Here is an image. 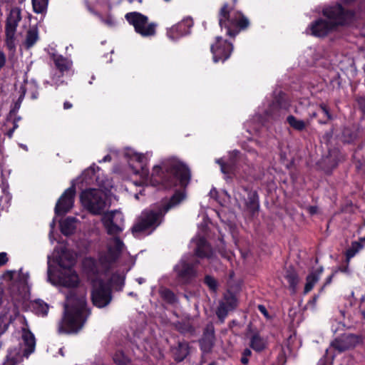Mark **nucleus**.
<instances>
[{
    "label": "nucleus",
    "instance_id": "1",
    "mask_svg": "<svg viewBox=\"0 0 365 365\" xmlns=\"http://www.w3.org/2000/svg\"><path fill=\"white\" fill-rule=\"evenodd\" d=\"M136 173L140 174L145 182L150 180L153 186L162 184L165 188H170L178 184L185 187L190 180V172L188 168L177 160H169L162 167L154 166L150 177H149L148 170L143 167L141 171H137Z\"/></svg>",
    "mask_w": 365,
    "mask_h": 365
},
{
    "label": "nucleus",
    "instance_id": "2",
    "mask_svg": "<svg viewBox=\"0 0 365 365\" xmlns=\"http://www.w3.org/2000/svg\"><path fill=\"white\" fill-rule=\"evenodd\" d=\"M101 222L107 233L114 236L108 241L107 250L99 255V262L103 269L107 270L118 260L124 246L122 240L115 237L124 229V217L121 212L113 210L103 212Z\"/></svg>",
    "mask_w": 365,
    "mask_h": 365
},
{
    "label": "nucleus",
    "instance_id": "3",
    "mask_svg": "<svg viewBox=\"0 0 365 365\" xmlns=\"http://www.w3.org/2000/svg\"><path fill=\"white\" fill-rule=\"evenodd\" d=\"M86 292L72 290L66 297L63 318L59 323L60 333H74L81 329L90 312L86 307Z\"/></svg>",
    "mask_w": 365,
    "mask_h": 365
},
{
    "label": "nucleus",
    "instance_id": "4",
    "mask_svg": "<svg viewBox=\"0 0 365 365\" xmlns=\"http://www.w3.org/2000/svg\"><path fill=\"white\" fill-rule=\"evenodd\" d=\"M185 197L183 193L175 192L167 203L154 205L143 210L132 228L133 234L147 232L150 234L162 222L165 213L172 207L178 205Z\"/></svg>",
    "mask_w": 365,
    "mask_h": 365
},
{
    "label": "nucleus",
    "instance_id": "5",
    "mask_svg": "<svg viewBox=\"0 0 365 365\" xmlns=\"http://www.w3.org/2000/svg\"><path fill=\"white\" fill-rule=\"evenodd\" d=\"M323 14L327 20L320 19L310 26L312 34L315 36H325L336 26L347 24L354 16L352 11L343 8L341 4L325 8Z\"/></svg>",
    "mask_w": 365,
    "mask_h": 365
},
{
    "label": "nucleus",
    "instance_id": "6",
    "mask_svg": "<svg viewBox=\"0 0 365 365\" xmlns=\"http://www.w3.org/2000/svg\"><path fill=\"white\" fill-rule=\"evenodd\" d=\"M57 262L61 268L58 279V284L66 287H76L79 283V278L73 269L76 262L73 254L66 247L61 248Z\"/></svg>",
    "mask_w": 365,
    "mask_h": 365
},
{
    "label": "nucleus",
    "instance_id": "7",
    "mask_svg": "<svg viewBox=\"0 0 365 365\" xmlns=\"http://www.w3.org/2000/svg\"><path fill=\"white\" fill-rule=\"evenodd\" d=\"M21 337L23 344H19L8 351L6 358L9 365H16L21 363L24 358H28L35 350V337L29 330L23 329Z\"/></svg>",
    "mask_w": 365,
    "mask_h": 365
},
{
    "label": "nucleus",
    "instance_id": "8",
    "mask_svg": "<svg viewBox=\"0 0 365 365\" xmlns=\"http://www.w3.org/2000/svg\"><path fill=\"white\" fill-rule=\"evenodd\" d=\"M83 206L95 215H101L108 207L106 194L100 190L88 189L81 194Z\"/></svg>",
    "mask_w": 365,
    "mask_h": 365
},
{
    "label": "nucleus",
    "instance_id": "9",
    "mask_svg": "<svg viewBox=\"0 0 365 365\" xmlns=\"http://www.w3.org/2000/svg\"><path fill=\"white\" fill-rule=\"evenodd\" d=\"M234 197L240 208L243 207L251 215L258 212L259 197L255 191L245 187H240L235 190Z\"/></svg>",
    "mask_w": 365,
    "mask_h": 365
},
{
    "label": "nucleus",
    "instance_id": "10",
    "mask_svg": "<svg viewBox=\"0 0 365 365\" xmlns=\"http://www.w3.org/2000/svg\"><path fill=\"white\" fill-rule=\"evenodd\" d=\"M125 19L133 25L135 31L142 36L148 37L155 34L157 24L149 22L148 18L138 12H130L125 14Z\"/></svg>",
    "mask_w": 365,
    "mask_h": 365
},
{
    "label": "nucleus",
    "instance_id": "11",
    "mask_svg": "<svg viewBox=\"0 0 365 365\" xmlns=\"http://www.w3.org/2000/svg\"><path fill=\"white\" fill-rule=\"evenodd\" d=\"M91 299L94 306L103 308L108 306L112 300L110 287L102 280L93 282Z\"/></svg>",
    "mask_w": 365,
    "mask_h": 365
},
{
    "label": "nucleus",
    "instance_id": "12",
    "mask_svg": "<svg viewBox=\"0 0 365 365\" xmlns=\"http://www.w3.org/2000/svg\"><path fill=\"white\" fill-rule=\"evenodd\" d=\"M198 263V260L191 262L187 256H183L174 269L178 281L180 283L186 284L195 277L197 272L195 266Z\"/></svg>",
    "mask_w": 365,
    "mask_h": 365
},
{
    "label": "nucleus",
    "instance_id": "13",
    "mask_svg": "<svg viewBox=\"0 0 365 365\" xmlns=\"http://www.w3.org/2000/svg\"><path fill=\"white\" fill-rule=\"evenodd\" d=\"M361 341V338L359 335L354 334H344L335 338L330 343L329 350H334L338 354H341L347 350L354 348ZM329 349H327V352Z\"/></svg>",
    "mask_w": 365,
    "mask_h": 365
},
{
    "label": "nucleus",
    "instance_id": "14",
    "mask_svg": "<svg viewBox=\"0 0 365 365\" xmlns=\"http://www.w3.org/2000/svg\"><path fill=\"white\" fill-rule=\"evenodd\" d=\"M21 19V9L17 7L11 9L6 24V41L9 49H13L15 47L14 40L16 27Z\"/></svg>",
    "mask_w": 365,
    "mask_h": 365
},
{
    "label": "nucleus",
    "instance_id": "15",
    "mask_svg": "<svg viewBox=\"0 0 365 365\" xmlns=\"http://www.w3.org/2000/svg\"><path fill=\"white\" fill-rule=\"evenodd\" d=\"M210 50L215 63L220 61L224 62L230 56L233 51V46L226 40H223L222 37L217 36L216 42L211 45Z\"/></svg>",
    "mask_w": 365,
    "mask_h": 365
},
{
    "label": "nucleus",
    "instance_id": "16",
    "mask_svg": "<svg viewBox=\"0 0 365 365\" xmlns=\"http://www.w3.org/2000/svg\"><path fill=\"white\" fill-rule=\"evenodd\" d=\"M75 193L76 190L73 186L65 190L58 200L55 207V212L57 215H64L72 208L74 202Z\"/></svg>",
    "mask_w": 365,
    "mask_h": 365
},
{
    "label": "nucleus",
    "instance_id": "17",
    "mask_svg": "<svg viewBox=\"0 0 365 365\" xmlns=\"http://www.w3.org/2000/svg\"><path fill=\"white\" fill-rule=\"evenodd\" d=\"M191 246L193 247L194 254L197 257L212 260V250L205 238L202 237L194 238L191 242Z\"/></svg>",
    "mask_w": 365,
    "mask_h": 365
},
{
    "label": "nucleus",
    "instance_id": "18",
    "mask_svg": "<svg viewBox=\"0 0 365 365\" xmlns=\"http://www.w3.org/2000/svg\"><path fill=\"white\" fill-rule=\"evenodd\" d=\"M192 20L190 18L183 19L182 21L172 26L167 32L168 36L171 40H176L190 33V29L192 26Z\"/></svg>",
    "mask_w": 365,
    "mask_h": 365
},
{
    "label": "nucleus",
    "instance_id": "19",
    "mask_svg": "<svg viewBox=\"0 0 365 365\" xmlns=\"http://www.w3.org/2000/svg\"><path fill=\"white\" fill-rule=\"evenodd\" d=\"M234 24V16H231L230 14L229 5L224 4L219 12V24L221 28L225 27L227 29V34L230 36H235L237 31H233L231 26Z\"/></svg>",
    "mask_w": 365,
    "mask_h": 365
},
{
    "label": "nucleus",
    "instance_id": "20",
    "mask_svg": "<svg viewBox=\"0 0 365 365\" xmlns=\"http://www.w3.org/2000/svg\"><path fill=\"white\" fill-rule=\"evenodd\" d=\"M239 153L237 150H233L230 153V160L227 163H224L222 159L216 160V163L220 165L222 173L226 175L225 178L227 180L231 178L229 175L232 173L234 170L235 164V159L237 158Z\"/></svg>",
    "mask_w": 365,
    "mask_h": 365
},
{
    "label": "nucleus",
    "instance_id": "21",
    "mask_svg": "<svg viewBox=\"0 0 365 365\" xmlns=\"http://www.w3.org/2000/svg\"><path fill=\"white\" fill-rule=\"evenodd\" d=\"M238 305V300L236 297V296L230 292H227L225 293L222 297V299L219 302V312L220 314L222 317L223 314L222 312H223L222 310H224L223 306H227V308L230 309L235 310Z\"/></svg>",
    "mask_w": 365,
    "mask_h": 365
},
{
    "label": "nucleus",
    "instance_id": "22",
    "mask_svg": "<svg viewBox=\"0 0 365 365\" xmlns=\"http://www.w3.org/2000/svg\"><path fill=\"white\" fill-rule=\"evenodd\" d=\"M53 59L56 68L61 73V76L69 74L71 73L72 68L71 61L62 56L56 55L53 56Z\"/></svg>",
    "mask_w": 365,
    "mask_h": 365
},
{
    "label": "nucleus",
    "instance_id": "23",
    "mask_svg": "<svg viewBox=\"0 0 365 365\" xmlns=\"http://www.w3.org/2000/svg\"><path fill=\"white\" fill-rule=\"evenodd\" d=\"M174 359L177 361H182L189 354V345L186 341H180L178 346L173 349Z\"/></svg>",
    "mask_w": 365,
    "mask_h": 365
},
{
    "label": "nucleus",
    "instance_id": "24",
    "mask_svg": "<svg viewBox=\"0 0 365 365\" xmlns=\"http://www.w3.org/2000/svg\"><path fill=\"white\" fill-rule=\"evenodd\" d=\"M267 346L266 338L260 336L258 333L254 334L250 339V346L257 352L265 349Z\"/></svg>",
    "mask_w": 365,
    "mask_h": 365
},
{
    "label": "nucleus",
    "instance_id": "25",
    "mask_svg": "<svg viewBox=\"0 0 365 365\" xmlns=\"http://www.w3.org/2000/svg\"><path fill=\"white\" fill-rule=\"evenodd\" d=\"M322 268H319L314 272L310 273L307 277V282L304 287V294L309 292L314 287V284L319 281L320 275L322 272Z\"/></svg>",
    "mask_w": 365,
    "mask_h": 365
},
{
    "label": "nucleus",
    "instance_id": "26",
    "mask_svg": "<svg viewBox=\"0 0 365 365\" xmlns=\"http://www.w3.org/2000/svg\"><path fill=\"white\" fill-rule=\"evenodd\" d=\"M38 39V31L36 26H31L26 31L24 45L26 48L32 47Z\"/></svg>",
    "mask_w": 365,
    "mask_h": 365
},
{
    "label": "nucleus",
    "instance_id": "27",
    "mask_svg": "<svg viewBox=\"0 0 365 365\" xmlns=\"http://www.w3.org/2000/svg\"><path fill=\"white\" fill-rule=\"evenodd\" d=\"M76 220L74 217H67L61 222V231L64 235H71L76 229Z\"/></svg>",
    "mask_w": 365,
    "mask_h": 365
},
{
    "label": "nucleus",
    "instance_id": "28",
    "mask_svg": "<svg viewBox=\"0 0 365 365\" xmlns=\"http://www.w3.org/2000/svg\"><path fill=\"white\" fill-rule=\"evenodd\" d=\"M214 341V331L212 327H210V330L209 328L206 329V331L204 334V336L200 341L202 348L205 350H209L213 345Z\"/></svg>",
    "mask_w": 365,
    "mask_h": 365
},
{
    "label": "nucleus",
    "instance_id": "29",
    "mask_svg": "<svg viewBox=\"0 0 365 365\" xmlns=\"http://www.w3.org/2000/svg\"><path fill=\"white\" fill-rule=\"evenodd\" d=\"M250 25L249 19L245 16L242 13L237 12L234 15L233 26H237L241 29L247 28Z\"/></svg>",
    "mask_w": 365,
    "mask_h": 365
},
{
    "label": "nucleus",
    "instance_id": "30",
    "mask_svg": "<svg viewBox=\"0 0 365 365\" xmlns=\"http://www.w3.org/2000/svg\"><path fill=\"white\" fill-rule=\"evenodd\" d=\"M285 278L289 284V287L292 289L293 292H295L297 284H298L299 279L296 272L290 268L286 271Z\"/></svg>",
    "mask_w": 365,
    "mask_h": 365
},
{
    "label": "nucleus",
    "instance_id": "31",
    "mask_svg": "<svg viewBox=\"0 0 365 365\" xmlns=\"http://www.w3.org/2000/svg\"><path fill=\"white\" fill-rule=\"evenodd\" d=\"M287 120L289 125L297 130H302L307 125L304 120H299L293 115H289Z\"/></svg>",
    "mask_w": 365,
    "mask_h": 365
},
{
    "label": "nucleus",
    "instance_id": "32",
    "mask_svg": "<svg viewBox=\"0 0 365 365\" xmlns=\"http://www.w3.org/2000/svg\"><path fill=\"white\" fill-rule=\"evenodd\" d=\"M34 309L38 314L46 316L48 311V305L41 299L36 300L33 304Z\"/></svg>",
    "mask_w": 365,
    "mask_h": 365
},
{
    "label": "nucleus",
    "instance_id": "33",
    "mask_svg": "<svg viewBox=\"0 0 365 365\" xmlns=\"http://www.w3.org/2000/svg\"><path fill=\"white\" fill-rule=\"evenodd\" d=\"M34 11L37 14H43L47 8L48 0H32Z\"/></svg>",
    "mask_w": 365,
    "mask_h": 365
},
{
    "label": "nucleus",
    "instance_id": "34",
    "mask_svg": "<svg viewBox=\"0 0 365 365\" xmlns=\"http://www.w3.org/2000/svg\"><path fill=\"white\" fill-rule=\"evenodd\" d=\"M125 277L120 274H113L110 277V284L116 289H120L124 285Z\"/></svg>",
    "mask_w": 365,
    "mask_h": 365
},
{
    "label": "nucleus",
    "instance_id": "35",
    "mask_svg": "<svg viewBox=\"0 0 365 365\" xmlns=\"http://www.w3.org/2000/svg\"><path fill=\"white\" fill-rule=\"evenodd\" d=\"M19 314V309L17 307L15 304H14L11 308H9V311L4 314V317L5 318L6 320H8L9 322H11L16 319Z\"/></svg>",
    "mask_w": 365,
    "mask_h": 365
},
{
    "label": "nucleus",
    "instance_id": "36",
    "mask_svg": "<svg viewBox=\"0 0 365 365\" xmlns=\"http://www.w3.org/2000/svg\"><path fill=\"white\" fill-rule=\"evenodd\" d=\"M113 361L118 365H126L129 361L128 357L120 351L115 352L113 356Z\"/></svg>",
    "mask_w": 365,
    "mask_h": 365
},
{
    "label": "nucleus",
    "instance_id": "37",
    "mask_svg": "<svg viewBox=\"0 0 365 365\" xmlns=\"http://www.w3.org/2000/svg\"><path fill=\"white\" fill-rule=\"evenodd\" d=\"M160 296L169 303H175L176 302L175 295L173 292L168 289L160 290Z\"/></svg>",
    "mask_w": 365,
    "mask_h": 365
},
{
    "label": "nucleus",
    "instance_id": "38",
    "mask_svg": "<svg viewBox=\"0 0 365 365\" xmlns=\"http://www.w3.org/2000/svg\"><path fill=\"white\" fill-rule=\"evenodd\" d=\"M355 245L359 246L360 248L361 247V246H360L358 243L355 242L354 244H353V245L351 248H349L346 250V263H349L350 259L352 257H354L359 251V249L355 247Z\"/></svg>",
    "mask_w": 365,
    "mask_h": 365
},
{
    "label": "nucleus",
    "instance_id": "39",
    "mask_svg": "<svg viewBox=\"0 0 365 365\" xmlns=\"http://www.w3.org/2000/svg\"><path fill=\"white\" fill-rule=\"evenodd\" d=\"M223 307H224V310H222L223 312H222V314H223L222 317L220 314L219 306L217 307V308L216 309V312H215L216 315H217L218 319L220 321L221 323H223L225 322V319L227 317V316L228 315V313L230 312L233 311L232 309H230L229 308H227V306H223Z\"/></svg>",
    "mask_w": 365,
    "mask_h": 365
},
{
    "label": "nucleus",
    "instance_id": "40",
    "mask_svg": "<svg viewBox=\"0 0 365 365\" xmlns=\"http://www.w3.org/2000/svg\"><path fill=\"white\" fill-rule=\"evenodd\" d=\"M205 283L207 285V287L212 291H215L217 289V282L216 280L207 275L205 277Z\"/></svg>",
    "mask_w": 365,
    "mask_h": 365
},
{
    "label": "nucleus",
    "instance_id": "41",
    "mask_svg": "<svg viewBox=\"0 0 365 365\" xmlns=\"http://www.w3.org/2000/svg\"><path fill=\"white\" fill-rule=\"evenodd\" d=\"M132 158L139 163H143L145 159V156L143 154L137 153H133V154L132 155Z\"/></svg>",
    "mask_w": 365,
    "mask_h": 365
},
{
    "label": "nucleus",
    "instance_id": "42",
    "mask_svg": "<svg viewBox=\"0 0 365 365\" xmlns=\"http://www.w3.org/2000/svg\"><path fill=\"white\" fill-rule=\"evenodd\" d=\"M257 308L259 309V311L267 318V319H269V313L266 309V307L262 305V304H259L257 306Z\"/></svg>",
    "mask_w": 365,
    "mask_h": 365
},
{
    "label": "nucleus",
    "instance_id": "43",
    "mask_svg": "<svg viewBox=\"0 0 365 365\" xmlns=\"http://www.w3.org/2000/svg\"><path fill=\"white\" fill-rule=\"evenodd\" d=\"M8 261L7 254L6 252H0V267L5 264Z\"/></svg>",
    "mask_w": 365,
    "mask_h": 365
},
{
    "label": "nucleus",
    "instance_id": "44",
    "mask_svg": "<svg viewBox=\"0 0 365 365\" xmlns=\"http://www.w3.org/2000/svg\"><path fill=\"white\" fill-rule=\"evenodd\" d=\"M357 101L360 108L365 111V96L359 97Z\"/></svg>",
    "mask_w": 365,
    "mask_h": 365
},
{
    "label": "nucleus",
    "instance_id": "45",
    "mask_svg": "<svg viewBox=\"0 0 365 365\" xmlns=\"http://www.w3.org/2000/svg\"><path fill=\"white\" fill-rule=\"evenodd\" d=\"M336 273H337V270L334 271L333 273L327 278L324 284L322 287V289H323L324 287H326L327 285L329 284L331 282L332 278L334 277Z\"/></svg>",
    "mask_w": 365,
    "mask_h": 365
},
{
    "label": "nucleus",
    "instance_id": "46",
    "mask_svg": "<svg viewBox=\"0 0 365 365\" xmlns=\"http://www.w3.org/2000/svg\"><path fill=\"white\" fill-rule=\"evenodd\" d=\"M102 22H103L105 24L112 26L114 25V20L111 17H108L107 19L101 18Z\"/></svg>",
    "mask_w": 365,
    "mask_h": 365
},
{
    "label": "nucleus",
    "instance_id": "47",
    "mask_svg": "<svg viewBox=\"0 0 365 365\" xmlns=\"http://www.w3.org/2000/svg\"><path fill=\"white\" fill-rule=\"evenodd\" d=\"M319 110H320L322 113H324V114L327 116V118L328 119H330V118H331V115H330V114H329V112L328 109L327 108V107H326L325 106H322V105H321V106H320V108H319Z\"/></svg>",
    "mask_w": 365,
    "mask_h": 365
},
{
    "label": "nucleus",
    "instance_id": "48",
    "mask_svg": "<svg viewBox=\"0 0 365 365\" xmlns=\"http://www.w3.org/2000/svg\"><path fill=\"white\" fill-rule=\"evenodd\" d=\"M336 270H337V272L340 271L344 273L349 274L350 271H349V263H346V264L345 266L339 267L338 268V269H336Z\"/></svg>",
    "mask_w": 365,
    "mask_h": 365
},
{
    "label": "nucleus",
    "instance_id": "49",
    "mask_svg": "<svg viewBox=\"0 0 365 365\" xmlns=\"http://www.w3.org/2000/svg\"><path fill=\"white\" fill-rule=\"evenodd\" d=\"M6 56L4 53L0 52V70L5 66Z\"/></svg>",
    "mask_w": 365,
    "mask_h": 365
},
{
    "label": "nucleus",
    "instance_id": "50",
    "mask_svg": "<svg viewBox=\"0 0 365 365\" xmlns=\"http://www.w3.org/2000/svg\"><path fill=\"white\" fill-rule=\"evenodd\" d=\"M16 274V272L14 271H8L6 274H5V278L6 279H8L9 280H11L12 278H13V275Z\"/></svg>",
    "mask_w": 365,
    "mask_h": 365
},
{
    "label": "nucleus",
    "instance_id": "51",
    "mask_svg": "<svg viewBox=\"0 0 365 365\" xmlns=\"http://www.w3.org/2000/svg\"><path fill=\"white\" fill-rule=\"evenodd\" d=\"M308 211L310 214L314 215L317 212V207L315 206H310L308 207Z\"/></svg>",
    "mask_w": 365,
    "mask_h": 365
},
{
    "label": "nucleus",
    "instance_id": "52",
    "mask_svg": "<svg viewBox=\"0 0 365 365\" xmlns=\"http://www.w3.org/2000/svg\"><path fill=\"white\" fill-rule=\"evenodd\" d=\"M242 355L247 357H250L252 355V351L249 349H245L242 352Z\"/></svg>",
    "mask_w": 365,
    "mask_h": 365
},
{
    "label": "nucleus",
    "instance_id": "53",
    "mask_svg": "<svg viewBox=\"0 0 365 365\" xmlns=\"http://www.w3.org/2000/svg\"><path fill=\"white\" fill-rule=\"evenodd\" d=\"M72 108V104L68 102V101H66L64 103H63V108L64 109H70Z\"/></svg>",
    "mask_w": 365,
    "mask_h": 365
},
{
    "label": "nucleus",
    "instance_id": "54",
    "mask_svg": "<svg viewBox=\"0 0 365 365\" xmlns=\"http://www.w3.org/2000/svg\"><path fill=\"white\" fill-rule=\"evenodd\" d=\"M249 361V357H247V356H242V358H241V362L243 364H247Z\"/></svg>",
    "mask_w": 365,
    "mask_h": 365
},
{
    "label": "nucleus",
    "instance_id": "55",
    "mask_svg": "<svg viewBox=\"0 0 365 365\" xmlns=\"http://www.w3.org/2000/svg\"><path fill=\"white\" fill-rule=\"evenodd\" d=\"M111 160V157L109 155H106L103 159L102 160H100L99 162L100 163H102V162H108V161H110Z\"/></svg>",
    "mask_w": 365,
    "mask_h": 365
},
{
    "label": "nucleus",
    "instance_id": "56",
    "mask_svg": "<svg viewBox=\"0 0 365 365\" xmlns=\"http://www.w3.org/2000/svg\"><path fill=\"white\" fill-rule=\"evenodd\" d=\"M11 293L12 294V297L14 299H18L17 297H16L15 294H16V290H15V287H11Z\"/></svg>",
    "mask_w": 365,
    "mask_h": 365
},
{
    "label": "nucleus",
    "instance_id": "57",
    "mask_svg": "<svg viewBox=\"0 0 365 365\" xmlns=\"http://www.w3.org/2000/svg\"><path fill=\"white\" fill-rule=\"evenodd\" d=\"M14 131V129H11L8 132V135L11 138L13 135V133Z\"/></svg>",
    "mask_w": 365,
    "mask_h": 365
},
{
    "label": "nucleus",
    "instance_id": "58",
    "mask_svg": "<svg viewBox=\"0 0 365 365\" xmlns=\"http://www.w3.org/2000/svg\"><path fill=\"white\" fill-rule=\"evenodd\" d=\"M139 284H142L145 282V279L143 278H139L137 279Z\"/></svg>",
    "mask_w": 365,
    "mask_h": 365
},
{
    "label": "nucleus",
    "instance_id": "59",
    "mask_svg": "<svg viewBox=\"0 0 365 365\" xmlns=\"http://www.w3.org/2000/svg\"><path fill=\"white\" fill-rule=\"evenodd\" d=\"M361 302L365 303V294L361 297Z\"/></svg>",
    "mask_w": 365,
    "mask_h": 365
},
{
    "label": "nucleus",
    "instance_id": "60",
    "mask_svg": "<svg viewBox=\"0 0 365 365\" xmlns=\"http://www.w3.org/2000/svg\"><path fill=\"white\" fill-rule=\"evenodd\" d=\"M48 280L51 282V275L50 274V270L49 269L48 270Z\"/></svg>",
    "mask_w": 365,
    "mask_h": 365
},
{
    "label": "nucleus",
    "instance_id": "61",
    "mask_svg": "<svg viewBox=\"0 0 365 365\" xmlns=\"http://www.w3.org/2000/svg\"><path fill=\"white\" fill-rule=\"evenodd\" d=\"M361 314L364 319H365V309L364 310H361Z\"/></svg>",
    "mask_w": 365,
    "mask_h": 365
},
{
    "label": "nucleus",
    "instance_id": "62",
    "mask_svg": "<svg viewBox=\"0 0 365 365\" xmlns=\"http://www.w3.org/2000/svg\"><path fill=\"white\" fill-rule=\"evenodd\" d=\"M310 116L312 118H315L317 116V113L316 112H313L312 114H310Z\"/></svg>",
    "mask_w": 365,
    "mask_h": 365
},
{
    "label": "nucleus",
    "instance_id": "63",
    "mask_svg": "<svg viewBox=\"0 0 365 365\" xmlns=\"http://www.w3.org/2000/svg\"><path fill=\"white\" fill-rule=\"evenodd\" d=\"M360 241H361V242L365 243V236H364V237H361V238L360 239Z\"/></svg>",
    "mask_w": 365,
    "mask_h": 365
},
{
    "label": "nucleus",
    "instance_id": "64",
    "mask_svg": "<svg viewBox=\"0 0 365 365\" xmlns=\"http://www.w3.org/2000/svg\"><path fill=\"white\" fill-rule=\"evenodd\" d=\"M346 3H349V2H353L355 0H345Z\"/></svg>",
    "mask_w": 365,
    "mask_h": 365
}]
</instances>
